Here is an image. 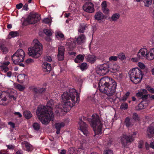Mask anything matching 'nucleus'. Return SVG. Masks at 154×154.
Masks as SVG:
<instances>
[{"label": "nucleus", "instance_id": "f257e3e1", "mask_svg": "<svg viewBox=\"0 0 154 154\" xmlns=\"http://www.w3.org/2000/svg\"><path fill=\"white\" fill-rule=\"evenodd\" d=\"M85 119L89 122L93 128L94 132V136L99 135L102 133L103 124L101 122L99 115L97 113L93 114L91 118H87L83 116L80 118L79 122V129L85 135H87L88 133V125L84 121Z\"/></svg>", "mask_w": 154, "mask_h": 154}, {"label": "nucleus", "instance_id": "f03ea898", "mask_svg": "<svg viewBox=\"0 0 154 154\" xmlns=\"http://www.w3.org/2000/svg\"><path fill=\"white\" fill-rule=\"evenodd\" d=\"M98 85L100 91L107 95L106 99L112 103L115 100L113 95L116 92L117 84L114 79L104 77L100 80Z\"/></svg>", "mask_w": 154, "mask_h": 154}, {"label": "nucleus", "instance_id": "7ed1b4c3", "mask_svg": "<svg viewBox=\"0 0 154 154\" xmlns=\"http://www.w3.org/2000/svg\"><path fill=\"white\" fill-rule=\"evenodd\" d=\"M54 102L52 100L48 101L46 106L39 105L36 110L37 115L42 124L47 125L50 121L54 119V115L52 112Z\"/></svg>", "mask_w": 154, "mask_h": 154}, {"label": "nucleus", "instance_id": "20e7f679", "mask_svg": "<svg viewBox=\"0 0 154 154\" xmlns=\"http://www.w3.org/2000/svg\"><path fill=\"white\" fill-rule=\"evenodd\" d=\"M79 93L74 88L70 89L65 92L61 95V101L64 103V111L67 112L76 103L79 101Z\"/></svg>", "mask_w": 154, "mask_h": 154}, {"label": "nucleus", "instance_id": "39448f33", "mask_svg": "<svg viewBox=\"0 0 154 154\" xmlns=\"http://www.w3.org/2000/svg\"><path fill=\"white\" fill-rule=\"evenodd\" d=\"M33 47L28 49V54L33 57L37 58L42 54V45L37 39L33 40Z\"/></svg>", "mask_w": 154, "mask_h": 154}, {"label": "nucleus", "instance_id": "423d86ee", "mask_svg": "<svg viewBox=\"0 0 154 154\" xmlns=\"http://www.w3.org/2000/svg\"><path fill=\"white\" fill-rule=\"evenodd\" d=\"M128 74L131 81L135 84L140 82L143 75L142 71L138 68L133 69L129 72Z\"/></svg>", "mask_w": 154, "mask_h": 154}, {"label": "nucleus", "instance_id": "0eeeda50", "mask_svg": "<svg viewBox=\"0 0 154 154\" xmlns=\"http://www.w3.org/2000/svg\"><path fill=\"white\" fill-rule=\"evenodd\" d=\"M25 56L24 51L22 49H19L11 56L13 63L17 64L19 63L23 62L24 60Z\"/></svg>", "mask_w": 154, "mask_h": 154}, {"label": "nucleus", "instance_id": "6e6552de", "mask_svg": "<svg viewBox=\"0 0 154 154\" xmlns=\"http://www.w3.org/2000/svg\"><path fill=\"white\" fill-rule=\"evenodd\" d=\"M137 134V132H134L131 135H127L126 134H123L121 137V142L122 145L123 147H125L128 143H131L134 140Z\"/></svg>", "mask_w": 154, "mask_h": 154}, {"label": "nucleus", "instance_id": "1a4fd4ad", "mask_svg": "<svg viewBox=\"0 0 154 154\" xmlns=\"http://www.w3.org/2000/svg\"><path fill=\"white\" fill-rule=\"evenodd\" d=\"M97 72L100 75H104L109 71V66L108 63H105L98 66L97 69Z\"/></svg>", "mask_w": 154, "mask_h": 154}, {"label": "nucleus", "instance_id": "9d476101", "mask_svg": "<svg viewBox=\"0 0 154 154\" xmlns=\"http://www.w3.org/2000/svg\"><path fill=\"white\" fill-rule=\"evenodd\" d=\"M41 19L40 16L38 14H32L29 15L26 20L29 24H34L38 22Z\"/></svg>", "mask_w": 154, "mask_h": 154}, {"label": "nucleus", "instance_id": "9b49d317", "mask_svg": "<svg viewBox=\"0 0 154 154\" xmlns=\"http://www.w3.org/2000/svg\"><path fill=\"white\" fill-rule=\"evenodd\" d=\"M148 92L146 89H141L136 94L137 97H141L143 100H146L148 97L149 94H147Z\"/></svg>", "mask_w": 154, "mask_h": 154}, {"label": "nucleus", "instance_id": "f8f14e48", "mask_svg": "<svg viewBox=\"0 0 154 154\" xmlns=\"http://www.w3.org/2000/svg\"><path fill=\"white\" fill-rule=\"evenodd\" d=\"M149 51L148 52L147 49L143 48L140 49L138 52L137 56L139 58H142L143 57H146L148 60V57H149Z\"/></svg>", "mask_w": 154, "mask_h": 154}, {"label": "nucleus", "instance_id": "ddd939ff", "mask_svg": "<svg viewBox=\"0 0 154 154\" xmlns=\"http://www.w3.org/2000/svg\"><path fill=\"white\" fill-rule=\"evenodd\" d=\"M94 7L92 3L90 2H87L83 5V8L84 11L91 13L94 11Z\"/></svg>", "mask_w": 154, "mask_h": 154}, {"label": "nucleus", "instance_id": "4468645a", "mask_svg": "<svg viewBox=\"0 0 154 154\" xmlns=\"http://www.w3.org/2000/svg\"><path fill=\"white\" fill-rule=\"evenodd\" d=\"M32 91L34 93V97L36 98L38 97L39 94H41L45 92L46 89L45 88H32Z\"/></svg>", "mask_w": 154, "mask_h": 154}, {"label": "nucleus", "instance_id": "2eb2a0df", "mask_svg": "<svg viewBox=\"0 0 154 154\" xmlns=\"http://www.w3.org/2000/svg\"><path fill=\"white\" fill-rule=\"evenodd\" d=\"M65 48L63 46H60L58 48L57 58L60 61L63 60L64 57Z\"/></svg>", "mask_w": 154, "mask_h": 154}, {"label": "nucleus", "instance_id": "dca6fc26", "mask_svg": "<svg viewBox=\"0 0 154 154\" xmlns=\"http://www.w3.org/2000/svg\"><path fill=\"white\" fill-rule=\"evenodd\" d=\"M7 93L3 91L1 93H0V104L3 105H6V103L4 102L6 100L7 98L6 96H7Z\"/></svg>", "mask_w": 154, "mask_h": 154}, {"label": "nucleus", "instance_id": "f3484780", "mask_svg": "<svg viewBox=\"0 0 154 154\" xmlns=\"http://www.w3.org/2000/svg\"><path fill=\"white\" fill-rule=\"evenodd\" d=\"M147 134L148 137L149 138L154 136V128L152 126H149L147 128Z\"/></svg>", "mask_w": 154, "mask_h": 154}, {"label": "nucleus", "instance_id": "a211bd4d", "mask_svg": "<svg viewBox=\"0 0 154 154\" xmlns=\"http://www.w3.org/2000/svg\"><path fill=\"white\" fill-rule=\"evenodd\" d=\"M42 66L44 69V71L45 72H49L51 69V64L47 62H44L42 64Z\"/></svg>", "mask_w": 154, "mask_h": 154}, {"label": "nucleus", "instance_id": "6ab92c4d", "mask_svg": "<svg viewBox=\"0 0 154 154\" xmlns=\"http://www.w3.org/2000/svg\"><path fill=\"white\" fill-rule=\"evenodd\" d=\"M64 125V123L63 122L56 123L55 124V128L57 130L56 133L57 134H60L61 128L63 127Z\"/></svg>", "mask_w": 154, "mask_h": 154}, {"label": "nucleus", "instance_id": "aec40b11", "mask_svg": "<svg viewBox=\"0 0 154 154\" xmlns=\"http://www.w3.org/2000/svg\"><path fill=\"white\" fill-rule=\"evenodd\" d=\"M85 37L84 35L82 34L79 35L76 39L78 44H81L83 43L85 40Z\"/></svg>", "mask_w": 154, "mask_h": 154}, {"label": "nucleus", "instance_id": "412c9836", "mask_svg": "<svg viewBox=\"0 0 154 154\" xmlns=\"http://www.w3.org/2000/svg\"><path fill=\"white\" fill-rule=\"evenodd\" d=\"M104 16L103 13L100 12H98L96 13L94 16V18L96 20H100L104 18Z\"/></svg>", "mask_w": 154, "mask_h": 154}, {"label": "nucleus", "instance_id": "4be33fe9", "mask_svg": "<svg viewBox=\"0 0 154 154\" xmlns=\"http://www.w3.org/2000/svg\"><path fill=\"white\" fill-rule=\"evenodd\" d=\"M0 49L3 54H6L8 51V48L3 43H0Z\"/></svg>", "mask_w": 154, "mask_h": 154}, {"label": "nucleus", "instance_id": "5701e85b", "mask_svg": "<svg viewBox=\"0 0 154 154\" xmlns=\"http://www.w3.org/2000/svg\"><path fill=\"white\" fill-rule=\"evenodd\" d=\"M84 56L81 54L77 55L74 60L75 62L76 63H79L80 62H82L84 60Z\"/></svg>", "mask_w": 154, "mask_h": 154}, {"label": "nucleus", "instance_id": "b1692460", "mask_svg": "<svg viewBox=\"0 0 154 154\" xmlns=\"http://www.w3.org/2000/svg\"><path fill=\"white\" fill-rule=\"evenodd\" d=\"M130 93L129 91L127 92L123 96L122 98L119 97V98L120 101H123L125 102L126 101L128 97L129 96Z\"/></svg>", "mask_w": 154, "mask_h": 154}, {"label": "nucleus", "instance_id": "393cba45", "mask_svg": "<svg viewBox=\"0 0 154 154\" xmlns=\"http://www.w3.org/2000/svg\"><path fill=\"white\" fill-rule=\"evenodd\" d=\"M85 57L88 61L91 63H94L95 60V57L91 55H86Z\"/></svg>", "mask_w": 154, "mask_h": 154}, {"label": "nucleus", "instance_id": "a878e982", "mask_svg": "<svg viewBox=\"0 0 154 154\" xmlns=\"http://www.w3.org/2000/svg\"><path fill=\"white\" fill-rule=\"evenodd\" d=\"M23 115L24 117L27 119H29L32 116V115L30 111H25L23 112Z\"/></svg>", "mask_w": 154, "mask_h": 154}, {"label": "nucleus", "instance_id": "bb28decb", "mask_svg": "<svg viewBox=\"0 0 154 154\" xmlns=\"http://www.w3.org/2000/svg\"><path fill=\"white\" fill-rule=\"evenodd\" d=\"M78 66L80 67V69L82 71H83L86 70L88 67V66L87 63H83L81 64H79Z\"/></svg>", "mask_w": 154, "mask_h": 154}, {"label": "nucleus", "instance_id": "cd10ccee", "mask_svg": "<svg viewBox=\"0 0 154 154\" xmlns=\"http://www.w3.org/2000/svg\"><path fill=\"white\" fill-rule=\"evenodd\" d=\"M24 144L26 148V150L27 151H30L32 150V146L28 142H24Z\"/></svg>", "mask_w": 154, "mask_h": 154}, {"label": "nucleus", "instance_id": "c85d7f7f", "mask_svg": "<svg viewBox=\"0 0 154 154\" xmlns=\"http://www.w3.org/2000/svg\"><path fill=\"white\" fill-rule=\"evenodd\" d=\"M34 130L37 131H38L40 129V124L37 122L34 123L32 125Z\"/></svg>", "mask_w": 154, "mask_h": 154}, {"label": "nucleus", "instance_id": "c756f323", "mask_svg": "<svg viewBox=\"0 0 154 154\" xmlns=\"http://www.w3.org/2000/svg\"><path fill=\"white\" fill-rule=\"evenodd\" d=\"M149 57H148V60H152L154 59V48L151 49L149 51Z\"/></svg>", "mask_w": 154, "mask_h": 154}, {"label": "nucleus", "instance_id": "7c9ffc66", "mask_svg": "<svg viewBox=\"0 0 154 154\" xmlns=\"http://www.w3.org/2000/svg\"><path fill=\"white\" fill-rule=\"evenodd\" d=\"M87 26L84 24H81L80 25V29H79V32L80 33H83Z\"/></svg>", "mask_w": 154, "mask_h": 154}, {"label": "nucleus", "instance_id": "2f4dec72", "mask_svg": "<svg viewBox=\"0 0 154 154\" xmlns=\"http://www.w3.org/2000/svg\"><path fill=\"white\" fill-rule=\"evenodd\" d=\"M130 119L128 117H126L125 120V123L127 127H129L131 125V123L130 122Z\"/></svg>", "mask_w": 154, "mask_h": 154}, {"label": "nucleus", "instance_id": "473e14b6", "mask_svg": "<svg viewBox=\"0 0 154 154\" xmlns=\"http://www.w3.org/2000/svg\"><path fill=\"white\" fill-rule=\"evenodd\" d=\"M120 17V14L118 13L113 14L111 17V19L113 21H116Z\"/></svg>", "mask_w": 154, "mask_h": 154}, {"label": "nucleus", "instance_id": "72a5a7b5", "mask_svg": "<svg viewBox=\"0 0 154 154\" xmlns=\"http://www.w3.org/2000/svg\"><path fill=\"white\" fill-rule=\"evenodd\" d=\"M128 108V105L127 103L123 102L121 105L120 108L122 110H126Z\"/></svg>", "mask_w": 154, "mask_h": 154}, {"label": "nucleus", "instance_id": "f704fd0d", "mask_svg": "<svg viewBox=\"0 0 154 154\" xmlns=\"http://www.w3.org/2000/svg\"><path fill=\"white\" fill-rule=\"evenodd\" d=\"M43 32L47 36L50 37L52 35V33L51 30L49 29H44L43 30Z\"/></svg>", "mask_w": 154, "mask_h": 154}, {"label": "nucleus", "instance_id": "c9c22d12", "mask_svg": "<svg viewBox=\"0 0 154 154\" xmlns=\"http://www.w3.org/2000/svg\"><path fill=\"white\" fill-rule=\"evenodd\" d=\"M68 152L70 154H76V149L74 147H71L68 149Z\"/></svg>", "mask_w": 154, "mask_h": 154}, {"label": "nucleus", "instance_id": "e433bc0d", "mask_svg": "<svg viewBox=\"0 0 154 154\" xmlns=\"http://www.w3.org/2000/svg\"><path fill=\"white\" fill-rule=\"evenodd\" d=\"M146 90L148 91L150 93L154 94V88H152L149 85H146Z\"/></svg>", "mask_w": 154, "mask_h": 154}, {"label": "nucleus", "instance_id": "4c0bfd02", "mask_svg": "<svg viewBox=\"0 0 154 154\" xmlns=\"http://www.w3.org/2000/svg\"><path fill=\"white\" fill-rule=\"evenodd\" d=\"M152 0H144V3L145 4V6L146 7H149V5H151Z\"/></svg>", "mask_w": 154, "mask_h": 154}, {"label": "nucleus", "instance_id": "58836bf2", "mask_svg": "<svg viewBox=\"0 0 154 154\" xmlns=\"http://www.w3.org/2000/svg\"><path fill=\"white\" fill-rule=\"evenodd\" d=\"M9 35L14 37L18 35L19 33L17 31H11L9 33Z\"/></svg>", "mask_w": 154, "mask_h": 154}, {"label": "nucleus", "instance_id": "ea45409f", "mask_svg": "<svg viewBox=\"0 0 154 154\" xmlns=\"http://www.w3.org/2000/svg\"><path fill=\"white\" fill-rule=\"evenodd\" d=\"M132 118L135 121H139L140 120L139 118L138 114L136 112L134 113L133 114Z\"/></svg>", "mask_w": 154, "mask_h": 154}, {"label": "nucleus", "instance_id": "a19ab883", "mask_svg": "<svg viewBox=\"0 0 154 154\" xmlns=\"http://www.w3.org/2000/svg\"><path fill=\"white\" fill-rule=\"evenodd\" d=\"M16 88L20 91H23L25 89V87L20 84H17V85Z\"/></svg>", "mask_w": 154, "mask_h": 154}, {"label": "nucleus", "instance_id": "79ce46f5", "mask_svg": "<svg viewBox=\"0 0 154 154\" xmlns=\"http://www.w3.org/2000/svg\"><path fill=\"white\" fill-rule=\"evenodd\" d=\"M103 153L104 154H113L112 151L109 149L104 150Z\"/></svg>", "mask_w": 154, "mask_h": 154}, {"label": "nucleus", "instance_id": "37998d69", "mask_svg": "<svg viewBox=\"0 0 154 154\" xmlns=\"http://www.w3.org/2000/svg\"><path fill=\"white\" fill-rule=\"evenodd\" d=\"M109 60L110 61H116L117 60V57L116 56H112L109 57Z\"/></svg>", "mask_w": 154, "mask_h": 154}, {"label": "nucleus", "instance_id": "c03bdc74", "mask_svg": "<svg viewBox=\"0 0 154 154\" xmlns=\"http://www.w3.org/2000/svg\"><path fill=\"white\" fill-rule=\"evenodd\" d=\"M69 47L72 48L74 49L76 47V43L74 42H71L69 43Z\"/></svg>", "mask_w": 154, "mask_h": 154}, {"label": "nucleus", "instance_id": "a18cd8bd", "mask_svg": "<svg viewBox=\"0 0 154 154\" xmlns=\"http://www.w3.org/2000/svg\"><path fill=\"white\" fill-rule=\"evenodd\" d=\"M101 6L102 9H106V8H107V6L106 2L105 1L103 2L101 4Z\"/></svg>", "mask_w": 154, "mask_h": 154}, {"label": "nucleus", "instance_id": "49530a36", "mask_svg": "<svg viewBox=\"0 0 154 154\" xmlns=\"http://www.w3.org/2000/svg\"><path fill=\"white\" fill-rule=\"evenodd\" d=\"M138 64L139 67L141 69H144L145 68V66L142 63L139 62Z\"/></svg>", "mask_w": 154, "mask_h": 154}, {"label": "nucleus", "instance_id": "de8ad7c7", "mask_svg": "<svg viewBox=\"0 0 154 154\" xmlns=\"http://www.w3.org/2000/svg\"><path fill=\"white\" fill-rule=\"evenodd\" d=\"M57 35L59 36L61 38H63L64 37L63 34L62 32H57Z\"/></svg>", "mask_w": 154, "mask_h": 154}, {"label": "nucleus", "instance_id": "09e8293b", "mask_svg": "<svg viewBox=\"0 0 154 154\" xmlns=\"http://www.w3.org/2000/svg\"><path fill=\"white\" fill-rule=\"evenodd\" d=\"M138 147L139 148L141 149L143 147V142L142 140L140 141L139 142Z\"/></svg>", "mask_w": 154, "mask_h": 154}, {"label": "nucleus", "instance_id": "8fccbe9b", "mask_svg": "<svg viewBox=\"0 0 154 154\" xmlns=\"http://www.w3.org/2000/svg\"><path fill=\"white\" fill-rule=\"evenodd\" d=\"M25 75L24 74H21L19 75L18 76V80H19L20 79H24Z\"/></svg>", "mask_w": 154, "mask_h": 154}, {"label": "nucleus", "instance_id": "3c124183", "mask_svg": "<svg viewBox=\"0 0 154 154\" xmlns=\"http://www.w3.org/2000/svg\"><path fill=\"white\" fill-rule=\"evenodd\" d=\"M102 11L104 14H107L109 12V10L107 8H106V9H102Z\"/></svg>", "mask_w": 154, "mask_h": 154}, {"label": "nucleus", "instance_id": "603ef678", "mask_svg": "<svg viewBox=\"0 0 154 154\" xmlns=\"http://www.w3.org/2000/svg\"><path fill=\"white\" fill-rule=\"evenodd\" d=\"M45 60L48 62H51L52 60L50 56H47L45 57Z\"/></svg>", "mask_w": 154, "mask_h": 154}, {"label": "nucleus", "instance_id": "864d4df0", "mask_svg": "<svg viewBox=\"0 0 154 154\" xmlns=\"http://www.w3.org/2000/svg\"><path fill=\"white\" fill-rule=\"evenodd\" d=\"M2 69L3 71L5 72H7L9 70L8 67L6 66H2Z\"/></svg>", "mask_w": 154, "mask_h": 154}, {"label": "nucleus", "instance_id": "5fc2aeb1", "mask_svg": "<svg viewBox=\"0 0 154 154\" xmlns=\"http://www.w3.org/2000/svg\"><path fill=\"white\" fill-rule=\"evenodd\" d=\"M43 21L44 23H48L50 22V20L48 18H46L44 19Z\"/></svg>", "mask_w": 154, "mask_h": 154}, {"label": "nucleus", "instance_id": "6e6d98bb", "mask_svg": "<svg viewBox=\"0 0 154 154\" xmlns=\"http://www.w3.org/2000/svg\"><path fill=\"white\" fill-rule=\"evenodd\" d=\"M23 6V4L22 3H20L19 4H17L16 5V8L18 9H20Z\"/></svg>", "mask_w": 154, "mask_h": 154}, {"label": "nucleus", "instance_id": "4d7b16f0", "mask_svg": "<svg viewBox=\"0 0 154 154\" xmlns=\"http://www.w3.org/2000/svg\"><path fill=\"white\" fill-rule=\"evenodd\" d=\"M8 124L10 125L11 127L12 128H14L15 127V124L14 123L12 122H9Z\"/></svg>", "mask_w": 154, "mask_h": 154}, {"label": "nucleus", "instance_id": "13d9d810", "mask_svg": "<svg viewBox=\"0 0 154 154\" xmlns=\"http://www.w3.org/2000/svg\"><path fill=\"white\" fill-rule=\"evenodd\" d=\"M23 9L26 11H27L29 8H28V5L27 4H25L23 7Z\"/></svg>", "mask_w": 154, "mask_h": 154}, {"label": "nucleus", "instance_id": "bf43d9fd", "mask_svg": "<svg viewBox=\"0 0 154 154\" xmlns=\"http://www.w3.org/2000/svg\"><path fill=\"white\" fill-rule=\"evenodd\" d=\"M32 62H33V60L30 58L26 60V63L27 64L29 63Z\"/></svg>", "mask_w": 154, "mask_h": 154}, {"label": "nucleus", "instance_id": "052dcab7", "mask_svg": "<svg viewBox=\"0 0 154 154\" xmlns=\"http://www.w3.org/2000/svg\"><path fill=\"white\" fill-rule=\"evenodd\" d=\"M119 58L121 60H124L125 58V56L123 55H120L119 56Z\"/></svg>", "mask_w": 154, "mask_h": 154}, {"label": "nucleus", "instance_id": "680f3d73", "mask_svg": "<svg viewBox=\"0 0 154 154\" xmlns=\"http://www.w3.org/2000/svg\"><path fill=\"white\" fill-rule=\"evenodd\" d=\"M14 114L18 116L19 117H21L22 116L21 114L19 112H15Z\"/></svg>", "mask_w": 154, "mask_h": 154}, {"label": "nucleus", "instance_id": "e2e57ef3", "mask_svg": "<svg viewBox=\"0 0 154 154\" xmlns=\"http://www.w3.org/2000/svg\"><path fill=\"white\" fill-rule=\"evenodd\" d=\"M7 146L8 148L10 149H14V147L11 145H7Z\"/></svg>", "mask_w": 154, "mask_h": 154}, {"label": "nucleus", "instance_id": "0e129e2a", "mask_svg": "<svg viewBox=\"0 0 154 154\" xmlns=\"http://www.w3.org/2000/svg\"><path fill=\"white\" fill-rule=\"evenodd\" d=\"M12 75V72L11 71H9L7 73V76L9 77H11Z\"/></svg>", "mask_w": 154, "mask_h": 154}, {"label": "nucleus", "instance_id": "69168bd1", "mask_svg": "<svg viewBox=\"0 0 154 154\" xmlns=\"http://www.w3.org/2000/svg\"><path fill=\"white\" fill-rule=\"evenodd\" d=\"M145 146L146 149L148 150L149 149V146L148 143L147 142H146L145 143Z\"/></svg>", "mask_w": 154, "mask_h": 154}, {"label": "nucleus", "instance_id": "338daca9", "mask_svg": "<svg viewBox=\"0 0 154 154\" xmlns=\"http://www.w3.org/2000/svg\"><path fill=\"white\" fill-rule=\"evenodd\" d=\"M150 147L154 149V142H151L149 145Z\"/></svg>", "mask_w": 154, "mask_h": 154}, {"label": "nucleus", "instance_id": "774afa93", "mask_svg": "<svg viewBox=\"0 0 154 154\" xmlns=\"http://www.w3.org/2000/svg\"><path fill=\"white\" fill-rule=\"evenodd\" d=\"M16 154H22V152L21 150H19L16 152Z\"/></svg>", "mask_w": 154, "mask_h": 154}]
</instances>
